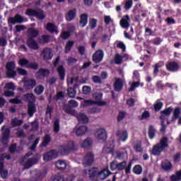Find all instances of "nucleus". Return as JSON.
<instances>
[{
    "label": "nucleus",
    "mask_w": 181,
    "mask_h": 181,
    "mask_svg": "<svg viewBox=\"0 0 181 181\" xmlns=\"http://www.w3.org/2000/svg\"><path fill=\"white\" fill-rule=\"evenodd\" d=\"M134 149L139 153L144 152V148H142V142L139 141L134 145Z\"/></svg>",
    "instance_id": "50"
},
{
    "label": "nucleus",
    "mask_w": 181,
    "mask_h": 181,
    "mask_svg": "<svg viewBox=\"0 0 181 181\" xmlns=\"http://www.w3.org/2000/svg\"><path fill=\"white\" fill-rule=\"evenodd\" d=\"M117 47L122 49V52L124 53L125 52V50H127V47L125 46V44L124 42L119 41L117 45Z\"/></svg>",
    "instance_id": "61"
},
{
    "label": "nucleus",
    "mask_w": 181,
    "mask_h": 181,
    "mask_svg": "<svg viewBox=\"0 0 181 181\" xmlns=\"http://www.w3.org/2000/svg\"><path fill=\"white\" fill-rule=\"evenodd\" d=\"M88 23V15L87 13H83L80 16L79 25L81 28H85V26Z\"/></svg>",
    "instance_id": "27"
},
{
    "label": "nucleus",
    "mask_w": 181,
    "mask_h": 181,
    "mask_svg": "<svg viewBox=\"0 0 181 181\" xmlns=\"http://www.w3.org/2000/svg\"><path fill=\"white\" fill-rule=\"evenodd\" d=\"M169 141V139L168 137L164 136L163 137L159 143H157L156 144L153 146V148L151 151V154L153 156H160L162 155V153L166 148H169V144L168 142Z\"/></svg>",
    "instance_id": "1"
},
{
    "label": "nucleus",
    "mask_w": 181,
    "mask_h": 181,
    "mask_svg": "<svg viewBox=\"0 0 181 181\" xmlns=\"http://www.w3.org/2000/svg\"><path fill=\"white\" fill-rule=\"evenodd\" d=\"M93 98L95 100V101H101L103 100V93H94L93 95Z\"/></svg>",
    "instance_id": "55"
},
{
    "label": "nucleus",
    "mask_w": 181,
    "mask_h": 181,
    "mask_svg": "<svg viewBox=\"0 0 181 181\" xmlns=\"http://www.w3.org/2000/svg\"><path fill=\"white\" fill-rule=\"evenodd\" d=\"M23 124V119H18V118L12 119L11 120V127H21Z\"/></svg>",
    "instance_id": "45"
},
{
    "label": "nucleus",
    "mask_w": 181,
    "mask_h": 181,
    "mask_svg": "<svg viewBox=\"0 0 181 181\" xmlns=\"http://www.w3.org/2000/svg\"><path fill=\"white\" fill-rule=\"evenodd\" d=\"M36 111H37V110L36 109V104L30 103L28 105V115L30 118H32V117L35 115Z\"/></svg>",
    "instance_id": "24"
},
{
    "label": "nucleus",
    "mask_w": 181,
    "mask_h": 181,
    "mask_svg": "<svg viewBox=\"0 0 181 181\" xmlns=\"http://www.w3.org/2000/svg\"><path fill=\"white\" fill-rule=\"evenodd\" d=\"M59 156V153L57 150H51L43 155V160L45 162H49V160H52V159H56Z\"/></svg>",
    "instance_id": "11"
},
{
    "label": "nucleus",
    "mask_w": 181,
    "mask_h": 181,
    "mask_svg": "<svg viewBox=\"0 0 181 181\" xmlns=\"http://www.w3.org/2000/svg\"><path fill=\"white\" fill-rule=\"evenodd\" d=\"M173 115L175 119H177V118H179V116L180 115V107H176L175 108Z\"/></svg>",
    "instance_id": "62"
},
{
    "label": "nucleus",
    "mask_w": 181,
    "mask_h": 181,
    "mask_svg": "<svg viewBox=\"0 0 181 181\" xmlns=\"http://www.w3.org/2000/svg\"><path fill=\"white\" fill-rule=\"evenodd\" d=\"M88 175L90 179H94V177H98V168H93L92 169L88 170Z\"/></svg>",
    "instance_id": "39"
},
{
    "label": "nucleus",
    "mask_w": 181,
    "mask_h": 181,
    "mask_svg": "<svg viewBox=\"0 0 181 181\" xmlns=\"http://www.w3.org/2000/svg\"><path fill=\"white\" fill-rule=\"evenodd\" d=\"M145 33L146 36H155V32L149 28H145Z\"/></svg>",
    "instance_id": "63"
},
{
    "label": "nucleus",
    "mask_w": 181,
    "mask_h": 181,
    "mask_svg": "<svg viewBox=\"0 0 181 181\" xmlns=\"http://www.w3.org/2000/svg\"><path fill=\"white\" fill-rule=\"evenodd\" d=\"M129 22H131V18L129 16L126 15L120 20V25L124 29H128L129 28Z\"/></svg>",
    "instance_id": "23"
},
{
    "label": "nucleus",
    "mask_w": 181,
    "mask_h": 181,
    "mask_svg": "<svg viewBox=\"0 0 181 181\" xmlns=\"http://www.w3.org/2000/svg\"><path fill=\"white\" fill-rule=\"evenodd\" d=\"M27 46L32 50H38L39 44L35 40H27Z\"/></svg>",
    "instance_id": "26"
},
{
    "label": "nucleus",
    "mask_w": 181,
    "mask_h": 181,
    "mask_svg": "<svg viewBox=\"0 0 181 181\" xmlns=\"http://www.w3.org/2000/svg\"><path fill=\"white\" fill-rule=\"evenodd\" d=\"M35 78L37 80H45L47 77L50 76V70L48 69L40 68L35 74Z\"/></svg>",
    "instance_id": "8"
},
{
    "label": "nucleus",
    "mask_w": 181,
    "mask_h": 181,
    "mask_svg": "<svg viewBox=\"0 0 181 181\" xmlns=\"http://www.w3.org/2000/svg\"><path fill=\"white\" fill-rule=\"evenodd\" d=\"M88 129V127H87L86 126H84V125L79 126L76 129V134L77 136H81L84 135V134H86V132H87Z\"/></svg>",
    "instance_id": "30"
},
{
    "label": "nucleus",
    "mask_w": 181,
    "mask_h": 181,
    "mask_svg": "<svg viewBox=\"0 0 181 181\" xmlns=\"http://www.w3.org/2000/svg\"><path fill=\"white\" fill-rule=\"evenodd\" d=\"M23 16L21 14L17 13L14 17H9L8 19V25H16V23H23Z\"/></svg>",
    "instance_id": "13"
},
{
    "label": "nucleus",
    "mask_w": 181,
    "mask_h": 181,
    "mask_svg": "<svg viewBox=\"0 0 181 181\" xmlns=\"http://www.w3.org/2000/svg\"><path fill=\"white\" fill-rule=\"evenodd\" d=\"M57 72L59 76V80L61 81H64V78H66V69L63 65H59L57 68Z\"/></svg>",
    "instance_id": "22"
},
{
    "label": "nucleus",
    "mask_w": 181,
    "mask_h": 181,
    "mask_svg": "<svg viewBox=\"0 0 181 181\" xmlns=\"http://www.w3.org/2000/svg\"><path fill=\"white\" fill-rule=\"evenodd\" d=\"M45 29L49 33H59V31L57 30V27H56V25L52 23H48L46 25Z\"/></svg>",
    "instance_id": "28"
},
{
    "label": "nucleus",
    "mask_w": 181,
    "mask_h": 181,
    "mask_svg": "<svg viewBox=\"0 0 181 181\" xmlns=\"http://www.w3.org/2000/svg\"><path fill=\"white\" fill-rule=\"evenodd\" d=\"M74 46V41L69 40L65 45V53H69V52L71 51V47Z\"/></svg>",
    "instance_id": "51"
},
{
    "label": "nucleus",
    "mask_w": 181,
    "mask_h": 181,
    "mask_svg": "<svg viewBox=\"0 0 181 181\" xmlns=\"http://www.w3.org/2000/svg\"><path fill=\"white\" fill-rule=\"evenodd\" d=\"M0 175L2 179H6L8 177V170H5V164L0 163Z\"/></svg>",
    "instance_id": "35"
},
{
    "label": "nucleus",
    "mask_w": 181,
    "mask_h": 181,
    "mask_svg": "<svg viewBox=\"0 0 181 181\" xmlns=\"http://www.w3.org/2000/svg\"><path fill=\"white\" fill-rule=\"evenodd\" d=\"M58 153H61L63 156L69 155L70 151L66 145H62L58 147Z\"/></svg>",
    "instance_id": "33"
},
{
    "label": "nucleus",
    "mask_w": 181,
    "mask_h": 181,
    "mask_svg": "<svg viewBox=\"0 0 181 181\" xmlns=\"http://www.w3.org/2000/svg\"><path fill=\"white\" fill-rule=\"evenodd\" d=\"M76 15L77 9H71L67 12V13L65 14V19L67 21V22H71V21H74V19H76Z\"/></svg>",
    "instance_id": "15"
},
{
    "label": "nucleus",
    "mask_w": 181,
    "mask_h": 181,
    "mask_svg": "<svg viewBox=\"0 0 181 181\" xmlns=\"http://www.w3.org/2000/svg\"><path fill=\"white\" fill-rule=\"evenodd\" d=\"M161 168L163 170L168 172L172 169V163L170 161H163L161 163Z\"/></svg>",
    "instance_id": "41"
},
{
    "label": "nucleus",
    "mask_w": 181,
    "mask_h": 181,
    "mask_svg": "<svg viewBox=\"0 0 181 181\" xmlns=\"http://www.w3.org/2000/svg\"><path fill=\"white\" fill-rule=\"evenodd\" d=\"M172 112H173V107L172 106L160 111V114H163L164 115H166V117H170V114H172Z\"/></svg>",
    "instance_id": "48"
},
{
    "label": "nucleus",
    "mask_w": 181,
    "mask_h": 181,
    "mask_svg": "<svg viewBox=\"0 0 181 181\" xmlns=\"http://www.w3.org/2000/svg\"><path fill=\"white\" fill-rule=\"evenodd\" d=\"M165 67L168 71H171L173 73H175L176 71H179L180 70V65H179V63L175 61L167 63L165 64Z\"/></svg>",
    "instance_id": "12"
},
{
    "label": "nucleus",
    "mask_w": 181,
    "mask_h": 181,
    "mask_svg": "<svg viewBox=\"0 0 181 181\" xmlns=\"http://www.w3.org/2000/svg\"><path fill=\"white\" fill-rule=\"evenodd\" d=\"M103 153L114 155V142L108 141L103 148Z\"/></svg>",
    "instance_id": "18"
},
{
    "label": "nucleus",
    "mask_w": 181,
    "mask_h": 181,
    "mask_svg": "<svg viewBox=\"0 0 181 181\" xmlns=\"http://www.w3.org/2000/svg\"><path fill=\"white\" fill-rule=\"evenodd\" d=\"M40 160V156L35 154L33 158H28L24 163V169H30L34 165H37Z\"/></svg>",
    "instance_id": "5"
},
{
    "label": "nucleus",
    "mask_w": 181,
    "mask_h": 181,
    "mask_svg": "<svg viewBox=\"0 0 181 181\" xmlns=\"http://www.w3.org/2000/svg\"><path fill=\"white\" fill-rule=\"evenodd\" d=\"M89 26L90 29H95L97 28V19L91 18L89 21Z\"/></svg>",
    "instance_id": "59"
},
{
    "label": "nucleus",
    "mask_w": 181,
    "mask_h": 181,
    "mask_svg": "<svg viewBox=\"0 0 181 181\" xmlns=\"http://www.w3.org/2000/svg\"><path fill=\"white\" fill-rule=\"evenodd\" d=\"M31 131H37L39 129V122L37 120H34L30 123Z\"/></svg>",
    "instance_id": "53"
},
{
    "label": "nucleus",
    "mask_w": 181,
    "mask_h": 181,
    "mask_svg": "<svg viewBox=\"0 0 181 181\" xmlns=\"http://www.w3.org/2000/svg\"><path fill=\"white\" fill-rule=\"evenodd\" d=\"M163 107V103L159 100H157L156 103L153 104V108L156 112H158V111H160Z\"/></svg>",
    "instance_id": "49"
},
{
    "label": "nucleus",
    "mask_w": 181,
    "mask_h": 181,
    "mask_svg": "<svg viewBox=\"0 0 181 181\" xmlns=\"http://www.w3.org/2000/svg\"><path fill=\"white\" fill-rule=\"evenodd\" d=\"M55 166L58 170H66V168H67V163H66V161L63 160H59L56 162Z\"/></svg>",
    "instance_id": "31"
},
{
    "label": "nucleus",
    "mask_w": 181,
    "mask_h": 181,
    "mask_svg": "<svg viewBox=\"0 0 181 181\" xmlns=\"http://www.w3.org/2000/svg\"><path fill=\"white\" fill-rule=\"evenodd\" d=\"M78 87V85L75 83L74 85V88H69L67 89V94L71 98H74L76 97V89Z\"/></svg>",
    "instance_id": "36"
},
{
    "label": "nucleus",
    "mask_w": 181,
    "mask_h": 181,
    "mask_svg": "<svg viewBox=\"0 0 181 181\" xmlns=\"http://www.w3.org/2000/svg\"><path fill=\"white\" fill-rule=\"evenodd\" d=\"M40 57L45 62H47V60H52V59H53V51H52V48H44L42 51H41Z\"/></svg>",
    "instance_id": "10"
},
{
    "label": "nucleus",
    "mask_w": 181,
    "mask_h": 181,
    "mask_svg": "<svg viewBox=\"0 0 181 181\" xmlns=\"http://www.w3.org/2000/svg\"><path fill=\"white\" fill-rule=\"evenodd\" d=\"M43 91H45V86L43 85H38L34 89V93L36 95H41V94H43Z\"/></svg>",
    "instance_id": "43"
},
{
    "label": "nucleus",
    "mask_w": 181,
    "mask_h": 181,
    "mask_svg": "<svg viewBox=\"0 0 181 181\" xmlns=\"http://www.w3.org/2000/svg\"><path fill=\"white\" fill-rule=\"evenodd\" d=\"M132 168V161H130L127 165V161L124 160L121 163H117V170H124L126 175L131 173V168Z\"/></svg>",
    "instance_id": "7"
},
{
    "label": "nucleus",
    "mask_w": 181,
    "mask_h": 181,
    "mask_svg": "<svg viewBox=\"0 0 181 181\" xmlns=\"http://www.w3.org/2000/svg\"><path fill=\"white\" fill-rule=\"evenodd\" d=\"M117 136L119 137L120 141L125 142L128 139V132L127 130H118L116 133Z\"/></svg>",
    "instance_id": "25"
},
{
    "label": "nucleus",
    "mask_w": 181,
    "mask_h": 181,
    "mask_svg": "<svg viewBox=\"0 0 181 181\" xmlns=\"http://www.w3.org/2000/svg\"><path fill=\"white\" fill-rule=\"evenodd\" d=\"M104 57V51L103 49L97 50L92 56V60L93 63H101Z\"/></svg>",
    "instance_id": "14"
},
{
    "label": "nucleus",
    "mask_w": 181,
    "mask_h": 181,
    "mask_svg": "<svg viewBox=\"0 0 181 181\" xmlns=\"http://www.w3.org/2000/svg\"><path fill=\"white\" fill-rule=\"evenodd\" d=\"M132 8V0H127L124 4V9L128 11Z\"/></svg>",
    "instance_id": "64"
},
{
    "label": "nucleus",
    "mask_w": 181,
    "mask_h": 181,
    "mask_svg": "<svg viewBox=\"0 0 181 181\" xmlns=\"http://www.w3.org/2000/svg\"><path fill=\"white\" fill-rule=\"evenodd\" d=\"M139 84H141V82L134 81L131 85L130 88H129V92L135 91V88H136L137 87H139Z\"/></svg>",
    "instance_id": "56"
},
{
    "label": "nucleus",
    "mask_w": 181,
    "mask_h": 181,
    "mask_svg": "<svg viewBox=\"0 0 181 181\" xmlns=\"http://www.w3.org/2000/svg\"><path fill=\"white\" fill-rule=\"evenodd\" d=\"M27 33L28 40H35V37H37V36H39V30H36L33 28H30L28 29Z\"/></svg>",
    "instance_id": "19"
},
{
    "label": "nucleus",
    "mask_w": 181,
    "mask_h": 181,
    "mask_svg": "<svg viewBox=\"0 0 181 181\" xmlns=\"http://www.w3.org/2000/svg\"><path fill=\"white\" fill-rule=\"evenodd\" d=\"M113 87L115 91H122V88H124V81L121 78H118L115 81L113 84Z\"/></svg>",
    "instance_id": "21"
},
{
    "label": "nucleus",
    "mask_w": 181,
    "mask_h": 181,
    "mask_svg": "<svg viewBox=\"0 0 181 181\" xmlns=\"http://www.w3.org/2000/svg\"><path fill=\"white\" fill-rule=\"evenodd\" d=\"M59 131H60V121L59 119H57L54 122V132L57 134Z\"/></svg>",
    "instance_id": "54"
},
{
    "label": "nucleus",
    "mask_w": 181,
    "mask_h": 181,
    "mask_svg": "<svg viewBox=\"0 0 181 181\" xmlns=\"http://www.w3.org/2000/svg\"><path fill=\"white\" fill-rule=\"evenodd\" d=\"M10 135H11V129H9V128H6L2 132V141H8V139H9Z\"/></svg>",
    "instance_id": "46"
},
{
    "label": "nucleus",
    "mask_w": 181,
    "mask_h": 181,
    "mask_svg": "<svg viewBox=\"0 0 181 181\" xmlns=\"http://www.w3.org/2000/svg\"><path fill=\"white\" fill-rule=\"evenodd\" d=\"M22 83H23V87L25 90H33L37 82L33 78H27L26 77L23 78Z\"/></svg>",
    "instance_id": "6"
},
{
    "label": "nucleus",
    "mask_w": 181,
    "mask_h": 181,
    "mask_svg": "<svg viewBox=\"0 0 181 181\" xmlns=\"http://www.w3.org/2000/svg\"><path fill=\"white\" fill-rule=\"evenodd\" d=\"M111 170H118V162L117 160H113L110 164Z\"/></svg>",
    "instance_id": "60"
},
{
    "label": "nucleus",
    "mask_w": 181,
    "mask_h": 181,
    "mask_svg": "<svg viewBox=\"0 0 181 181\" xmlns=\"http://www.w3.org/2000/svg\"><path fill=\"white\" fill-rule=\"evenodd\" d=\"M110 175H112V173H111L109 169L105 168L98 173L97 179H100V180H105V179H107Z\"/></svg>",
    "instance_id": "16"
},
{
    "label": "nucleus",
    "mask_w": 181,
    "mask_h": 181,
    "mask_svg": "<svg viewBox=\"0 0 181 181\" xmlns=\"http://www.w3.org/2000/svg\"><path fill=\"white\" fill-rule=\"evenodd\" d=\"M66 148H68V151L69 152H74V151H77L78 149V146L74 144V141H69L67 144H66Z\"/></svg>",
    "instance_id": "34"
},
{
    "label": "nucleus",
    "mask_w": 181,
    "mask_h": 181,
    "mask_svg": "<svg viewBox=\"0 0 181 181\" xmlns=\"http://www.w3.org/2000/svg\"><path fill=\"white\" fill-rule=\"evenodd\" d=\"M82 162L85 167L91 166L94 163V153L88 152L83 157Z\"/></svg>",
    "instance_id": "9"
},
{
    "label": "nucleus",
    "mask_w": 181,
    "mask_h": 181,
    "mask_svg": "<svg viewBox=\"0 0 181 181\" xmlns=\"http://www.w3.org/2000/svg\"><path fill=\"white\" fill-rule=\"evenodd\" d=\"M133 173H134L135 175H141L142 173V166H141V165H136L133 168Z\"/></svg>",
    "instance_id": "52"
},
{
    "label": "nucleus",
    "mask_w": 181,
    "mask_h": 181,
    "mask_svg": "<svg viewBox=\"0 0 181 181\" xmlns=\"http://www.w3.org/2000/svg\"><path fill=\"white\" fill-rule=\"evenodd\" d=\"M148 138L150 139H153V138H155L156 135V129L153 125H150L148 127Z\"/></svg>",
    "instance_id": "38"
},
{
    "label": "nucleus",
    "mask_w": 181,
    "mask_h": 181,
    "mask_svg": "<svg viewBox=\"0 0 181 181\" xmlns=\"http://www.w3.org/2000/svg\"><path fill=\"white\" fill-rule=\"evenodd\" d=\"M25 15L27 16H33L39 19L40 21H43L46 18V15H45V11L40 8L33 9L28 8L25 11Z\"/></svg>",
    "instance_id": "2"
},
{
    "label": "nucleus",
    "mask_w": 181,
    "mask_h": 181,
    "mask_svg": "<svg viewBox=\"0 0 181 181\" xmlns=\"http://www.w3.org/2000/svg\"><path fill=\"white\" fill-rule=\"evenodd\" d=\"M61 37L62 39H63V40H67V39H69V37H70L71 36V35L70 34V32L69 31H64L61 33Z\"/></svg>",
    "instance_id": "57"
},
{
    "label": "nucleus",
    "mask_w": 181,
    "mask_h": 181,
    "mask_svg": "<svg viewBox=\"0 0 181 181\" xmlns=\"http://www.w3.org/2000/svg\"><path fill=\"white\" fill-rule=\"evenodd\" d=\"M93 145V139L91 138L88 137L86 139H85L82 143H81V146L84 149H87V148L91 147Z\"/></svg>",
    "instance_id": "37"
},
{
    "label": "nucleus",
    "mask_w": 181,
    "mask_h": 181,
    "mask_svg": "<svg viewBox=\"0 0 181 181\" xmlns=\"http://www.w3.org/2000/svg\"><path fill=\"white\" fill-rule=\"evenodd\" d=\"M18 64H20L21 67H26L27 69H31L33 70H37V69H39V64L36 62H30L25 58L19 59Z\"/></svg>",
    "instance_id": "4"
},
{
    "label": "nucleus",
    "mask_w": 181,
    "mask_h": 181,
    "mask_svg": "<svg viewBox=\"0 0 181 181\" xmlns=\"http://www.w3.org/2000/svg\"><path fill=\"white\" fill-rule=\"evenodd\" d=\"M52 142V136L49 134H45L42 139V142L40 144L42 148H45L49 145Z\"/></svg>",
    "instance_id": "32"
},
{
    "label": "nucleus",
    "mask_w": 181,
    "mask_h": 181,
    "mask_svg": "<svg viewBox=\"0 0 181 181\" xmlns=\"http://www.w3.org/2000/svg\"><path fill=\"white\" fill-rule=\"evenodd\" d=\"M124 57H126V59H128V54H124L122 57L119 55V54H117L115 57V63L116 64H122V59Z\"/></svg>",
    "instance_id": "40"
},
{
    "label": "nucleus",
    "mask_w": 181,
    "mask_h": 181,
    "mask_svg": "<svg viewBox=\"0 0 181 181\" xmlns=\"http://www.w3.org/2000/svg\"><path fill=\"white\" fill-rule=\"evenodd\" d=\"M95 136L98 139L104 142V141H106L107 138V131L104 129H99L95 133Z\"/></svg>",
    "instance_id": "17"
},
{
    "label": "nucleus",
    "mask_w": 181,
    "mask_h": 181,
    "mask_svg": "<svg viewBox=\"0 0 181 181\" xmlns=\"http://www.w3.org/2000/svg\"><path fill=\"white\" fill-rule=\"evenodd\" d=\"M76 118L78 122L81 124H88L89 121L88 117L84 113H80L77 115Z\"/></svg>",
    "instance_id": "29"
},
{
    "label": "nucleus",
    "mask_w": 181,
    "mask_h": 181,
    "mask_svg": "<svg viewBox=\"0 0 181 181\" xmlns=\"http://www.w3.org/2000/svg\"><path fill=\"white\" fill-rule=\"evenodd\" d=\"M181 180V170H180L179 171H177L175 174H173L170 177V181H179Z\"/></svg>",
    "instance_id": "44"
},
{
    "label": "nucleus",
    "mask_w": 181,
    "mask_h": 181,
    "mask_svg": "<svg viewBox=\"0 0 181 181\" xmlns=\"http://www.w3.org/2000/svg\"><path fill=\"white\" fill-rule=\"evenodd\" d=\"M62 110L66 113V114H74V110H73V107L70 106L69 104H65L62 106Z\"/></svg>",
    "instance_id": "47"
},
{
    "label": "nucleus",
    "mask_w": 181,
    "mask_h": 181,
    "mask_svg": "<svg viewBox=\"0 0 181 181\" xmlns=\"http://www.w3.org/2000/svg\"><path fill=\"white\" fill-rule=\"evenodd\" d=\"M16 67V64L13 61L8 62L6 64V76L7 78H15L16 76V71H15Z\"/></svg>",
    "instance_id": "3"
},
{
    "label": "nucleus",
    "mask_w": 181,
    "mask_h": 181,
    "mask_svg": "<svg viewBox=\"0 0 181 181\" xmlns=\"http://www.w3.org/2000/svg\"><path fill=\"white\" fill-rule=\"evenodd\" d=\"M23 100L24 101H27L28 104H33L36 103V97L32 93H28L23 95Z\"/></svg>",
    "instance_id": "20"
},
{
    "label": "nucleus",
    "mask_w": 181,
    "mask_h": 181,
    "mask_svg": "<svg viewBox=\"0 0 181 181\" xmlns=\"http://www.w3.org/2000/svg\"><path fill=\"white\" fill-rule=\"evenodd\" d=\"M40 43L45 45L46 43H49L50 42V35H42L39 38Z\"/></svg>",
    "instance_id": "42"
},
{
    "label": "nucleus",
    "mask_w": 181,
    "mask_h": 181,
    "mask_svg": "<svg viewBox=\"0 0 181 181\" xmlns=\"http://www.w3.org/2000/svg\"><path fill=\"white\" fill-rule=\"evenodd\" d=\"M160 67L162 66L159 65V63H156L154 64L153 71V76H158V74L159 73V69H160Z\"/></svg>",
    "instance_id": "58"
}]
</instances>
